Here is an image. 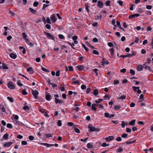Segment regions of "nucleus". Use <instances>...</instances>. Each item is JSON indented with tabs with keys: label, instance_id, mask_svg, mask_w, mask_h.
<instances>
[{
	"label": "nucleus",
	"instance_id": "338daca9",
	"mask_svg": "<svg viewBox=\"0 0 153 153\" xmlns=\"http://www.w3.org/2000/svg\"><path fill=\"white\" fill-rule=\"evenodd\" d=\"M126 131L127 133H130L131 131V129L129 128H127L126 129Z\"/></svg>",
	"mask_w": 153,
	"mask_h": 153
},
{
	"label": "nucleus",
	"instance_id": "4d7b16f0",
	"mask_svg": "<svg viewBox=\"0 0 153 153\" xmlns=\"http://www.w3.org/2000/svg\"><path fill=\"white\" fill-rule=\"evenodd\" d=\"M121 122H122V124H121V125L122 126V128H124L125 127V123L123 121H122Z\"/></svg>",
	"mask_w": 153,
	"mask_h": 153
},
{
	"label": "nucleus",
	"instance_id": "c756f323",
	"mask_svg": "<svg viewBox=\"0 0 153 153\" xmlns=\"http://www.w3.org/2000/svg\"><path fill=\"white\" fill-rule=\"evenodd\" d=\"M95 104L92 103L91 105V109L94 111H97V109L95 107Z\"/></svg>",
	"mask_w": 153,
	"mask_h": 153
},
{
	"label": "nucleus",
	"instance_id": "72a5a7b5",
	"mask_svg": "<svg viewBox=\"0 0 153 153\" xmlns=\"http://www.w3.org/2000/svg\"><path fill=\"white\" fill-rule=\"evenodd\" d=\"M98 71V69L97 68L93 69L92 70V71L96 74V76H97L98 75V73L97 72Z\"/></svg>",
	"mask_w": 153,
	"mask_h": 153
},
{
	"label": "nucleus",
	"instance_id": "774afa93",
	"mask_svg": "<svg viewBox=\"0 0 153 153\" xmlns=\"http://www.w3.org/2000/svg\"><path fill=\"white\" fill-rule=\"evenodd\" d=\"M108 45L110 47H112L113 46V44L112 42H109L108 43Z\"/></svg>",
	"mask_w": 153,
	"mask_h": 153
},
{
	"label": "nucleus",
	"instance_id": "69168bd1",
	"mask_svg": "<svg viewBox=\"0 0 153 153\" xmlns=\"http://www.w3.org/2000/svg\"><path fill=\"white\" fill-rule=\"evenodd\" d=\"M68 124L69 126H73L74 125L73 123L71 122L68 123Z\"/></svg>",
	"mask_w": 153,
	"mask_h": 153
},
{
	"label": "nucleus",
	"instance_id": "9b49d317",
	"mask_svg": "<svg viewBox=\"0 0 153 153\" xmlns=\"http://www.w3.org/2000/svg\"><path fill=\"white\" fill-rule=\"evenodd\" d=\"M13 143L12 142H7L4 145L3 147H9Z\"/></svg>",
	"mask_w": 153,
	"mask_h": 153
},
{
	"label": "nucleus",
	"instance_id": "bf43d9fd",
	"mask_svg": "<svg viewBox=\"0 0 153 153\" xmlns=\"http://www.w3.org/2000/svg\"><path fill=\"white\" fill-rule=\"evenodd\" d=\"M116 140L117 141L119 142L120 141L122 140V139L121 137H119L117 138H116Z\"/></svg>",
	"mask_w": 153,
	"mask_h": 153
},
{
	"label": "nucleus",
	"instance_id": "f704fd0d",
	"mask_svg": "<svg viewBox=\"0 0 153 153\" xmlns=\"http://www.w3.org/2000/svg\"><path fill=\"white\" fill-rule=\"evenodd\" d=\"M120 83L119 81L118 80H114L113 81V84L115 85H118Z\"/></svg>",
	"mask_w": 153,
	"mask_h": 153
},
{
	"label": "nucleus",
	"instance_id": "a19ab883",
	"mask_svg": "<svg viewBox=\"0 0 153 153\" xmlns=\"http://www.w3.org/2000/svg\"><path fill=\"white\" fill-rule=\"evenodd\" d=\"M93 53L94 54L97 55H99V52L98 51L95 50H93Z\"/></svg>",
	"mask_w": 153,
	"mask_h": 153
},
{
	"label": "nucleus",
	"instance_id": "680f3d73",
	"mask_svg": "<svg viewBox=\"0 0 153 153\" xmlns=\"http://www.w3.org/2000/svg\"><path fill=\"white\" fill-rule=\"evenodd\" d=\"M57 125L59 126H62L61 121L60 120H59L57 121Z\"/></svg>",
	"mask_w": 153,
	"mask_h": 153
},
{
	"label": "nucleus",
	"instance_id": "2eb2a0df",
	"mask_svg": "<svg viewBox=\"0 0 153 153\" xmlns=\"http://www.w3.org/2000/svg\"><path fill=\"white\" fill-rule=\"evenodd\" d=\"M10 57L13 59H15L17 57V55L16 54L11 53L10 54Z\"/></svg>",
	"mask_w": 153,
	"mask_h": 153
},
{
	"label": "nucleus",
	"instance_id": "4be33fe9",
	"mask_svg": "<svg viewBox=\"0 0 153 153\" xmlns=\"http://www.w3.org/2000/svg\"><path fill=\"white\" fill-rule=\"evenodd\" d=\"M93 93L94 95L96 96L99 94L98 90L97 89H94Z\"/></svg>",
	"mask_w": 153,
	"mask_h": 153
},
{
	"label": "nucleus",
	"instance_id": "a211bd4d",
	"mask_svg": "<svg viewBox=\"0 0 153 153\" xmlns=\"http://www.w3.org/2000/svg\"><path fill=\"white\" fill-rule=\"evenodd\" d=\"M7 65L4 63H2V68L4 69H8L9 68L7 66Z\"/></svg>",
	"mask_w": 153,
	"mask_h": 153
},
{
	"label": "nucleus",
	"instance_id": "49530a36",
	"mask_svg": "<svg viewBox=\"0 0 153 153\" xmlns=\"http://www.w3.org/2000/svg\"><path fill=\"white\" fill-rule=\"evenodd\" d=\"M130 73L132 75H134L135 74V71L132 69L130 70Z\"/></svg>",
	"mask_w": 153,
	"mask_h": 153
},
{
	"label": "nucleus",
	"instance_id": "bb28decb",
	"mask_svg": "<svg viewBox=\"0 0 153 153\" xmlns=\"http://www.w3.org/2000/svg\"><path fill=\"white\" fill-rule=\"evenodd\" d=\"M44 135H45V137L46 138H49L50 137H52V134L50 133H49L47 134H45Z\"/></svg>",
	"mask_w": 153,
	"mask_h": 153
},
{
	"label": "nucleus",
	"instance_id": "4c0bfd02",
	"mask_svg": "<svg viewBox=\"0 0 153 153\" xmlns=\"http://www.w3.org/2000/svg\"><path fill=\"white\" fill-rule=\"evenodd\" d=\"M7 99L10 101L11 102H14L13 99L10 97H7Z\"/></svg>",
	"mask_w": 153,
	"mask_h": 153
},
{
	"label": "nucleus",
	"instance_id": "473e14b6",
	"mask_svg": "<svg viewBox=\"0 0 153 153\" xmlns=\"http://www.w3.org/2000/svg\"><path fill=\"white\" fill-rule=\"evenodd\" d=\"M86 43L87 44V45L88 46L90 47L92 49H94L95 48L92 46L88 42H86Z\"/></svg>",
	"mask_w": 153,
	"mask_h": 153
},
{
	"label": "nucleus",
	"instance_id": "dca6fc26",
	"mask_svg": "<svg viewBox=\"0 0 153 153\" xmlns=\"http://www.w3.org/2000/svg\"><path fill=\"white\" fill-rule=\"evenodd\" d=\"M103 5L102 2L99 1H98L97 6L100 8H102Z\"/></svg>",
	"mask_w": 153,
	"mask_h": 153
},
{
	"label": "nucleus",
	"instance_id": "7ed1b4c3",
	"mask_svg": "<svg viewBox=\"0 0 153 153\" xmlns=\"http://www.w3.org/2000/svg\"><path fill=\"white\" fill-rule=\"evenodd\" d=\"M88 128L90 129L91 132H94L95 131H99L100 130L98 128H96L95 127L92 126L90 124L88 125Z\"/></svg>",
	"mask_w": 153,
	"mask_h": 153
},
{
	"label": "nucleus",
	"instance_id": "6e6d98bb",
	"mask_svg": "<svg viewBox=\"0 0 153 153\" xmlns=\"http://www.w3.org/2000/svg\"><path fill=\"white\" fill-rule=\"evenodd\" d=\"M59 37V39H63L64 38V36L61 34H59L58 35Z\"/></svg>",
	"mask_w": 153,
	"mask_h": 153
},
{
	"label": "nucleus",
	"instance_id": "e433bc0d",
	"mask_svg": "<svg viewBox=\"0 0 153 153\" xmlns=\"http://www.w3.org/2000/svg\"><path fill=\"white\" fill-rule=\"evenodd\" d=\"M97 103H93L94 104H95L96 105L95 106H97L98 107L100 108H102V105L101 104H97Z\"/></svg>",
	"mask_w": 153,
	"mask_h": 153
},
{
	"label": "nucleus",
	"instance_id": "cd10ccee",
	"mask_svg": "<svg viewBox=\"0 0 153 153\" xmlns=\"http://www.w3.org/2000/svg\"><path fill=\"white\" fill-rule=\"evenodd\" d=\"M110 52H111V54L112 56H113L114 55V48H112L109 50Z\"/></svg>",
	"mask_w": 153,
	"mask_h": 153
},
{
	"label": "nucleus",
	"instance_id": "5701e85b",
	"mask_svg": "<svg viewBox=\"0 0 153 153\" xmlns=\"http://www.w3.org/2000/svg\"><path fill=\"white\" fill-rule=\"evenodd\" d=\"M29 9L30 10V11L32 13L36 14V13L37 12L36 11V10H34L32 8L30 7L29 8Z\"/></svg>",
	"mask_w": 153,
	"mask_h": 153
},
{
	"label": "nucleus",
	"instance_id": "09e8293b",
	"mask_svg": "<svg viewBox=\"0 0 153 153\" xmlns=\"http://www.w3.org/2000/svg\"><path fill=\"white\" fill-rule=\"evenodd\" d=\"M0 109L3 112H6L5 109L3 105H2L1 106V107L0 108Z\"/></svg>",
	"mask_w": 153,
	"mask_h": 153
},
{
	"label": "nucleus",
	"instance_id": "ea45409f",
	"mask_svg": "<svg viewBox=\"0 0 153 153\" xmlns=\"http://www.w3.org/2000/svg\"><path fill=\"white\" fill-rule=\"evenodd\" d=\"M117 3H118L120 6H123V2L122 1L120 0H118L117 1Z\"/></svg>",
	"mask_w": 153,
	"mask_h": 153
},
{
	"label": "nucleus",
	"instance_id": "4468645a",
	"mask_svg": "<svg viewBox=\"0 0 153 153\" xmlns=\"http://www.w3.org/2000/svg\"><path fill=\"white\" fill-rule=\"evenodd\" d=\"M40 144L42 145L46 146L47 147H50L53 145V144H51L47 143H41Z\"/></svg>",
	"mask_w": 153,
	"mask_h": 153
},
{
	"label": "nucleus",
	"instance_id": "052dcab7",
	"mask_svg": "<svg viewBox=\"0 0 153 153\" xmlns=\"http://www.w3.org/2000/svg\"><path fill=\"white\" fill-rule=\"evenodd\" d=\"M152 7L150 5H147L146 6V8L148 10L151 9L152 8Z\"/></svg>",
	"mask_w": 153,
	"mask_h": 153
},
{
	"label": "nucleus",
	"instance_id": "b1692460",
	"mask_svg": "<svg viewBox=\"0 0 153 153\" xmlns=\"http://www.w3.org/2000/svg\"><path fill=\"white\" fill-rule=\"evenodd\" d=\"M39 111L42 113V114H44L45 112V110L43 108L40 107L39 108Z\"/></svg>",
	"mask_w": 153,
	"mask_h": 153
},
{
	"label": "nucleus",
	"instance_id": "58836bf2",
	"mask_svg": "<svg viewBox=\"0 0 153 153\" xmlns=\"http://www.w3.org/2000/svg\"><path fill=\"white\" fill-rule=\"evenodd\" d=\"M22 35L23 39H24L25 40L26 39H27V36L25 33H22Z\"/></svg>",
	"mask_w": 153,
	"mask_h": 153
},
{
	"label": "nucleus",
	"instance_id": "ddd939ff",
	"mask_svg": "<svg viewBox=\"0 0 153 153\" xmlns=\"http://www.w3.org/2000/svg\"><path fill=\"white\" fill-rule=\"evenodd\" d=\"M143 67L145 69H148L150 71H152L151 68L149 66L145 64H143Z\"/></svg>",
	"mask_w": 153,
	"mask_h": 153
},
{
	"label": "nucleus",
	"instance_id": "412c9836",
	"mask_svg": "<svg viewBox=\"0 0 153 153\" xmlns=\"http://www.w3.org/2000/svg\"><path fill=\"white\" fill-rule=\"evenodd\" d=\"M135 120H132L130 122L129 124V125H132V126H134L135 125Z\"/></svg>",
	"mask_w": 153,
	"mask_h": 153
},
{
	"label": "nucleus",
	"instance_id": "0eeeda50",
	"mask_svg": "<svg viewBox=\"0 0 153 153\" xmlns=\"http://www.w3.org/2000/svg\"><path fill=\"white\" fill-rule=\"evenodd\" d=\"M27 71L30 74H32L34 73V71L32 67L28 68L27 69Z\"/></svg>",
	"mask_w": 153,
	"mask_h": 153
},
{
	"label": "nucleus",
	"instance_id": "20e7f679",
	"mask_svg": "<svg viewBox=\"0 0 153 153\" xmlns=\"http://www.w3.org/2000/svg\"><path fill=\"white\" fill-rule=\"evenodd\" d=\"M8 87L11 89H14L15 88V86L12 82H9L7 83Z\"/></svg>",
	"mask_w": 153,
	"mask_h": 153
},
{
	"label": "nucleus",
	"instance_id": "a878e982",
	"mask_svg": "<svg viewBox=\"0 0 153 153\" xmlns=\"http://www.w3.org/2000/svg\"><path fill=\"white\" fill-rule=\"evenodd\" d=\"M136 55V53L134 52V51H133L132 52V54H128V55H127V56H128L127 57H132L133 56H135Z\"/></svg>",
	"mask_w": 153,
	"mask_h": 153
},
{
	"label": "nucleus",
	"instance_id": "f03ea898",
	"mask_svg": "<svg viewBox=\"0 0 153 153\" xmlns=\"http://www.w3.org/2000/svg\"><path fill=\"white\" fill-rule=\"evenodd\" d=\"M32 94L35 99H37L39 98L38 96L39 94V92L37 90H32Z\"/></svg>",
	"mask_w": 153,
	"mask_h": 153
},
{
	"label": "nucleus",
	"instance_id": "423d86ee",
	"mask_svg": "<svg viewBox=\"0 0 153 153\" xmlns=\"http://www.w3.org/2000/svg\"><path fill=\"white\" fill-rule=\"evenodd\" d=\"M51 19L52 20V22L53 23H54L57 20L56 18V17L54 14H52L51 16Z\"/></svg>",
	"mask_w": 153,
	"mask_h": 153
},
{
	"label": "nucleus",
	"instance_id": "6e6552de",
	"mask_svg": "<svg viewBox=\"0 0 153 153\" xmlns=\"http://www.w3.org/2000/svg\"><path fill=\"white\" fill-rule=\"evenodd\" d=\"M55 102L56 104L59 103L60 104L63 103L64 102L62 100H59L56 98H55Z\"/></svg>",
	"mask_w": 153,
	"mask_h": 153
},
{
	"label": "nucleus",
	"instance_id": "a18cd8bd",
	"mask_svg": "<svg viewBox=\"0 0 153 153\" xmlns=\"http://www.w3.org/2000/svg\"><path fill=\"white\" fill-rule=\"evenodd\" d=\"M123 149L120 147L117 150V152H123Z\"/></svg>",
	"mask_w": 153,
	"mask_h": 153
},
{
	"label": "nucleus",
	"instance_id": "864d4df0",
	"mask_svg": "<svg viewBox=\"0 0 153 153\" xmlns=\"http://www.w3.org/2000/svg\"><path fill=\"white\" fill-rule=\"evenodd\" d=\"M82 45L86 51H88V48L86 47L84 44H82Z\"/></svg>",
	"mask_w": 153,
	"mask_h": 153
},
{
	"label": "nucleus",
	"instance_id": "e2e57ef3",
	"mask_svg": "<svg viewBox=\"0 0 153 153\" xmlns=\"http://www.w3.org/2000/svg\"><path fill=\"white\" fill-rule=\"evenodd\" d=\"M21 143L22 145H27V142L23 140L21 142Z\"/></svg>",
	"mask_w": 153,
	"mask_h": 153
},
{
	"label": "nucleus",
	"instance_id": "c03bdc74",
	"mask_svg": "<svg viewBox=\"0 0 153 153\" xmlns=\"http://www.w3.org/2000/svg\"><path fill=\"white\" fill-rule=\"evenodd\" d=\"M7 128H13V126L10 123H7Z\"/></svg>",
	"mask_w": 153,
	"mask_h": 153
},
{
	"label": "nucleus",
	"instance_id": "8fccbe9b",
	"mask_svg": "<svg viewBox=\"0 0 153 153\" xmlns=\"http://www.w3.org/2000/svg\"><path fill=\"white\" fill-rule=\"evenodd\" d=\"M128 134L126 133H124L121 135V137L123 138H126L128 137Z\"/></svg>",
	"mask_w": 153,
	"mask_h": 153
},
{
	"label": "nucleus",
	"instance_id": "c85d7f7f",
	"mask_svg": "<svg viewBox=\"0 0 153 153\" xmlns=\"http://www.w3.org/2000/svg\"><path fill=\"white\" fill-rule=\"evenodd\" d=\"M9 137V135L7 133L5 134L3 136V138L5 140H7Z\"/></svg>",
	"mask_w": 153,
	"mask_h": 153
},
{
	"label": "nucleus",
	"instance_id": "1a4fd4ad",
	"mask_svg": "<svg viewBox=\"0 0 153 153\" xmlns=\"http://www.w3.org/2000/svg\"><path fill=\"white\" fill-rule=\"evenodd\" d=\"M85 66L83 65H78L76 67L77 69L79 71H82L84 69Z\"/></svg>",
	"mask_w": 153,
	"mask_h": 153
},
{
	"label": "nucleus",
	"instance_id": "3c124183",
	"mask_svg": "<svg viewBox=\"0 0 153 153\" xmlns=\"http://www.w3.org/2000/svg\"><path fill=\"white\" fill-rule=\"evenodd\" d=\"M117 24L118 27H119L120 28L122 27L121 25H120V22L119 21H117Z\"/></svg>",
	"mask_w": 153,
	"mask_h": 153
},
{
	"label": "nucleus",
	"instance_id": "37998d69",
	"mask_svg": "<svg viewBox=\"0 0 153 153\" xmlns=\"http://www.w3.org/2000/svg\"><path fill=\"white\" fill-rule=\"evenodd\" d=\"M42 70L45 71V72H50V71L48 70L47 69L44 68L43 67H42Z\"/></svg>",
	"mask_w": 153,
	"mask_h": 153
},
{
	"label": "nucleus",
	"instance_id": "0e129e2a",
	"mask_svg": "<svg viewBox=\"0 0 153 153\" xmlns=\"http://www.w3.org/2000/svg\"><path fill=\"white\" fill-rule=\"evenodd\" d=\"M29 139L30 140H33L34 139V137L33 136H29Z\"/></svg>",
	"mask_w": 153,
	"mask_h": 153
},
{
	"label": "nucleus",
	"instance_id": "13d9d810",
	"mask_svg": "<svg viewBox=\"0 0 153 153\" xmlns=\"http://www.w3.org/2000/svg\"><path fill=\"white\" fill-rule=\"evenodd\" d=\"M45 27L48 29H50L51 28V26L48 24H47L45 25Z\"/></svg>",
	"mask_w": 153,
	"mask_h": 153
},
{
	"label": "nucleus",
	"instance_id": "603ef678",
	"mask_svg": "<svg viewBox=\"0 0 153 153\" xmlns=\"http://www.w3.org/2000/svg\"><path fill=\"white\" fill-rule=\"evenodd\" d=\"M74 129L75 131L77 133H79L80 131L79 130L78 128L76 127H74Z\"/></svg>",
	"mask_w": 153,
	"mask_h": 153
},
{
	"label": "nucleus",
	"instance_id": "5fc2aeb1",
	"mask_svg": "<svg viewBox=\"0 0 153 153\" xmlns=\"http://www.w3.org/2000/svg\"><path fill=\"white\" fill-rule=\"evenodd\" d=\"M111 1H107L105 3L106 6H110V3Z\"/></svg>",
	"mask_w": 153,
	"mask_h": 153
},
{
	"label": "nucleus",
	"instance_id": "9d476101",
	"mask_svg": "<svg viewBox=\"0 0 153 153\" xmlns=\"http://www.w3.org/2000/svg\"><path fill=\"white\" fill-rule=\"evenodd\" d=\"M114 137L113 136H109L105 139V140L108 142H110L114 139Z\"/></svg>",
	"mask_w": 153,
	"mask_h": 153
},
{
	"label": "nucleus",
	"instance_id": "c9c22d12",
	"mask_svg": "<svg viewBox=\"0 0 153 153\" xmlns=\"http://www.w3.org/2000/svg\"><path fill=\"white\" fill-rule=\"evenodd\" d=\"M121 108V106L119 105H117L114 107V109L116 110H119Z\"/></svg>",
	"mask_w": 153,
	"mask_h": 153
},
{
	"label": "nucleus",
	"instance_id": "f257e3e1",
	"mask_svg": "<svg viewBox=\"0 0 153 153\" xmlns=\"http://www.w3.org/2000/svg\"><path fill=\"white\" fill-rule=\"evenodd\" d=\"M44 33L47 36V37L48 38H50L53 40L54 41H55L54 37L53 35H52L50 33L47 32L45 31H44Z\"/></svg>",
	"mask_w": 153,
	"mask_h": 153
},
{
	"label": "nucleus",
	"instance_id": "79ce46f5",
	"mask_svg": "<svg viewBox=\"0 0 153 153\" xmlns=\"http://www.w3.org/2000/svg\"><path fill=\"white\" fill-rule=\"evenodd\" d=\"M17 84L19 86H22L23 85V84L21 83V81L20 80H18Z\"/></svg>",
	"mask_w": 153,
	"mask_h": 153
},
{
	"label": "nucleus",
	"instance_id": "7c9ffc66",
	"mask_svg": "<svg viewBox=\"0 0 153 153\" xmlns=\"http://www.w3.org/2000/svg\"><path fill=\"white\" fill-rule=\"evenodd\" d=\"M87 147L88 148H91L93 147V144L90 143H88L87 145Z\"/></svg>",
	"mask_w": 153,
	"mask_h": 153
},
{
	"label": "nucleus",
	"instance_id": "de8ad7c7",
	"mask_svg": "<svg viewBox=\"0 0 153 153\" xmlns=\"http://www.w3.org/2000/svg\"><path fill=\"white\" fill-rule=\"evenodd\" d=\"M23 109L25 110H29L30 109V108L28 106H24L23 108Z\"/></svg>",
	"mask_w": 153,
	"mask_h": 153
},
{
	"label": "nucleus",
	"instance_id": "f3484780",
	"mask_svg": "<svg viewBox=\"0 0 153 153\" xmlns=\"http://www.w3.org/2000/svg\"><path fill=\"white\" fill-rule=\"evenodd\" d=\"M143 65H139L137 67V70L138 71H140L142 70L144 68Z\"/></svg>",
	"mask_w": 153,
	"mask_h": 153
},
{
	"label": "nucleus",
	"instance_id": "6ab92c4d",
	"mask_svg": "<svg viewBox=\"0 0 153 153\" xmlns=\"http://www.w3.org/2000/svg\"><path fill=\"white\" fill-rule=\"evenodd\" d=\"M14 122L15 123V124L16 125L21 126V125H25L23 123H22L19 121L18 120H16L14 121Z\"/></svg>",
	"mask_w": 153,
	"mask_h": 153
},
{
	"label": "nucleus",
	"instance_id": "aec40b11",
	"mask_svg": "<svg viewBox=\"0 0 153 153\" xmlns=\"http://www.w3.org/2000/svg\"><path fill=\"white\" fill-rule=\"evenodd\" d=\"M85 6L86 10L87 11L88 13L90 12L89 9H88V3H86L85 4Z\"/></svg>",
	"mask_w": 153,
	"mask_h": 153
},
{
	"label": "nucleus",
	"instance_id": "39448f33",
	"mask_svg": "<svg viewBox=\"0 0 153 153\" xmlns=\"http://www.w3.org/2000/svg\"><path fill=\"white\" fill-rule=\"evenodd\" d=\"M45 98L47 100L50 101L52 99V97L50 93L46 92L45 93Z\"/></svg>",
	"mask_w": 153,
	"mask_h": 153
},
{
	"label": "nucleus",
	"instance_id": "f8f14e48",
	"mask_svg": "<svg viewBox=\"0 0 153 153\" xmlns=\"http://www.w3.org/2000/svg\"><path fill=\"white\" fill-rule=\"evenodd\" d=\"M140 16V15L139 14L137 13V14H134L132 15H130L129 16V19H132L133 18H134L135 17H138Z\"/></svg>",
	"mask_w": 153,
	"mask_h": 153
},
{
	"label": "nucleus",
	"instance_id": "2f4dec72",
	"mask_svg": "<svg viewBox=\"0 0 153 153\" xmlns=\"http://www.w3.org/2000/svg\"><path fill=\"white\" fill-rule=\"evenodd\" d=\"M67 43L70 45L71 46V47L73 49H75V48L74 47V46H75L74 43H73L72 44H71L69 42H68Z\"/></svg>",
	"mask_w": 153,
	"mask_h": 153
},
{
	"label": "nucleus",
	"instance_id": "393cba45",
	"mask_svg": "<svg viewBox=\"0 0 153 153\" xmlns=\"http://www.w3.org/2000/svg\"><path fill=\"white\" fill-rule=\"evenodd\" d=\"M126 95H123L121 96L120 97H117V99L119 100L120 99L124 100L126 98Z\"/></svg>",
	"mask_w": 153,
	"mask_h": 153
}]
</instances>
